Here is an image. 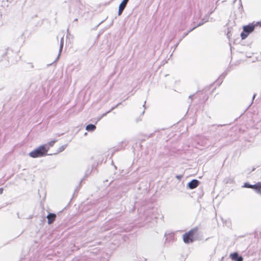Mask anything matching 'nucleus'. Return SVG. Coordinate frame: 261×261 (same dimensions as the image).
I'll use <instances>...</instances> for the list:
<instances>
[{
  "label": "nucleus",
  "instance_id": "obj_1",
  "mask_svg": "<svg viewBox=\"0 0 261 261\" xmlns=\"http://www.w3.org/2000/svg\"><path fill=\"white\" fill-rule=\"evenodd\" d=\"M48 150L49 147H47V145H40L30 152L29 153V155L33 158L44 156L47 155V152Z\"/></svg>",
  "mask_w": 261,
  "mask_h": 261
},
{
  "label": "nucleus",
  "instance_id": "obj_2",
  "mask_svg": "<svg viewBox=\"0 0 261 261\" xmlns=\"http://www.w3.org/2000/svg\"><path fill=\"white\" fill-rule=\"evenodd\" d=\"M198 228L197 227L191 229L188 232L183 234V241L185 243L189 244L192 243L195 237L197 236Z\"/></svg>",
  "mask_w": 261,
  "mask_h": 261
},
{
  "label": "nucleus",
  "instance_id": "obj_3",
  "mask_svg": "<svg viewBox=\"0 0 261 261\" xmlns=\"http://www.w3.org/2000/svg\"><path fill=\"white\" fill-rule=\"evenodd\" d=\"M256 25H257L256 24L250 23L248 25L244 26L243 27V31L241 34L242 39H245L250 33L253 32Z\"/></svg>",
  "mask_w": 261,
  "mask_h": 261
},
{
  "label": "nucleus",
  "instance_id": "obj_4",
  "mask_svg": "<svg viewBox=\"0 0 261 261\" xmlns=\"http://www.w3.org/2000/svg\"><path fill=\"white\" fill-rule=\"evenodd\" d=\"M230 257L233 261H243V258L240 256L238 252H233L230 254Z\"/></svg>",
  "mask_w": 261,
  "mask_h": 261
},
{
  "label": "nucleus",
  "instance_id": "obj_5",
  "mask_svg": "<svg viewBox=\"0 0 261 261\" xmlns=\"http://www.w3.org/2000/svg\"><path fill=\"white\" fill-rule=\"evenodd\" d=\"M129 0H123V1L121 3L119 7V11H118V15H120L124 8H125L127 3H128Z\"/></svg>",
  "mask_w": 261,
  "mask_h": 261
},
{
  "label": "nucleus",
  "instance_id": "obj_6",
  "mask_svg": "<svg viewBox=\"0 0 261 261\" xmlns=\"http://www.w3.org/2000/svg\"><path fill=\"white\" fill-rule=\"evenodd\" d=\"M199 181L197 179H193L188 184L190 189H193L196 188L199 185Z\"/></svg>",
  "mask_w": 261,
  "mask_h": 261
},
{
  "label": "nucleus",
  "instance_id": "obj_7",
  "mask_svg": "<svg viewBox=\"0 0 261 261\" xmlns=\"http://www.w3.org/2000/svg\"><path fill=\"white\" fill-rule=\"evenodd\" d=\"M56 218V215L53 213H49L47 216V222L49 224H50L54 222Z\"/></svg>",
  "mask_w": 261,
  "mask_h": 261
},
{
  "label": "nucleus",
  "instance_id": "obj_8",
  "mask_svg": "<svg viewBox=\"0 0 261 261\" xmlns=\"http://www.w3.org/2000/svg\"><path fill=\"white\" fill-rule=\"evenodd\" d=\"M252 189L254 190L257 194L261 195V182L253 185Z\"/></svg>",
  "mask_w": 261,
  "mask_h": 261
},
{
  "label": "nucleus",
  "instance_id": "obj_9",
  "mask_svg": "<svg viewBox=\"0 0 261 261\" xmlns=\"http://www.w3.org/2000/svg\"><path fill=\"white\" fill-rule=\"evenodd\" d=\"M96 129V126L92 124L87 125L86 129L88 131H93Z\"/></svg>",
  "mask_w": 261,
  "mask_h": 261
},
{
  "label": "nucleus",
  "instance_id": "obj_10",
  "mask_svg": "<svg viewBox=\"0 0 261 261\" xmlns=\"http://www.w3.org/2000/svg\"><path fill=\"white\" fill-rule=\"evenodd\" d=\"M243 187L244 188H250L252 189L253 188V185H250L248 182H245L244 185L243 186Z\"/></svg>",
  "mask_w": 261,
  "mask_h": 261
},
{
  "label": "nucleus",
  "instance_id": "obj_11",
  "mask_svg": "<svg viewBox=\"0 0 261 261\" xmlns=\"http://www.w3.org/2000/svg\"><path fill=\"white\" fill-rule=\"evenodd\" d=\"M55 142H56L55 140H53V141H51L48 142V146H47V147H49V148L50 147H51L54 145Z\"/></svg>",
  "mask_w": 261,
  "mask_h": 261
},
{
  "label": "nucleus",
  "instance_id": "obj_12",
  "mask_svg": "<svg viewBox=\"0 0 261 261\" xmlns=\"http://www.w3.org/2000/svg\"><path fill=\"white\" fill-rule=\"evenodd\" d=\"M3 188H0V194H2L3 193Z\"/></svg>",
  "mask_w": 261,
  "mask_h": 261
}]
</instances>
